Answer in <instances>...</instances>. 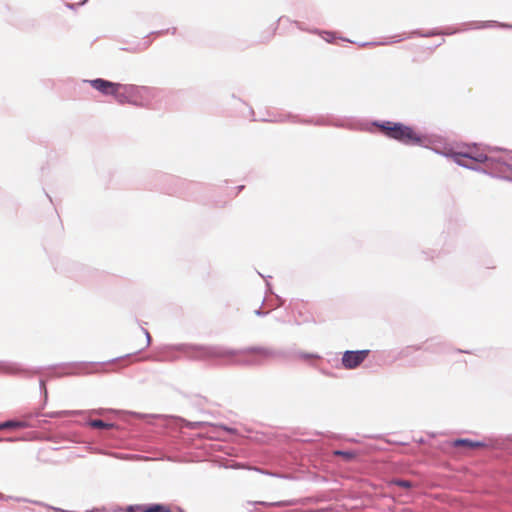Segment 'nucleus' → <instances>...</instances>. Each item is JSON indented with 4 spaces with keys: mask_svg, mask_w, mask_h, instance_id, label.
Wrapping results in <instances>:
<instances>
[{
    "mask_svg": "<svg viewBox=\"0 0 512 512\" xmlns=\"http://www.w3.org/2000/svg\"><path fill=\"white\" fill-rule=\"evenodd\" d=\"M124 512H172V510L168 505L164 504H137L126 507Z\"/></svg>",
    "mask_w": 512,
    "mask_h": 512,
    "instance_id": "obj_4",
    "label": "nucleus"
},
{
    "mask_svg": "<svg viewBox=\"0 0 512 512\" xmlns=\"http://www.w3.org/2000/svg\"><path fill=\"white\" fill-rule=\"evenodd\" d=\"M454 447H463L465 449H477L484 447V444L479 441H472L470 439H457L453 442Z\"/></svg>",
    "mask_w": 512,
    "mask_h": 512,
    "instance_id": "obj_7",
    "label": "nucleus"
},
{
    "mask_svg": "<svg viewBox=\"0 0 512 512\" xmlns=\"http://www.w3.org/2000/svg\"><path fill=\"white\" fill-rule=\"evenodd\" d=\"M252 351L256 352V353H261L262 352L260 349H253Z\"/></svg>",
    "mask_w": 512,
    "mask_h": 512,
    "instance_id": "obj_13",
    "label": "nucleus"
},
{
    "mask_svg": "<svg viewBox=\"0 0 512 512\" xmlns=\"http://www.w3.org/2000/svg\"><path fill=\"white\" fill-rule=\"evenodd\" d=\"M454 160L459 165L470 167L468 160H473L477 163H483L487 160V156L481 152H477L475 154H456L454 156Z\"/></svg>",
    "mask_w": 512,
    "mask_h": 512,
    "instance_id": "obj_6",
    "label": "nucleus"
},
{
    "mask_svg": "<svg viewBox=\"0 0 512 512\" xmlns=\"http://www.w3.org/2000/svg\"><path fill=\"white\" fill-rule=\"evenodd\" d=\"M88 82L94 89H96L103 95H111V96H114V94H115L114 90L117 88V84H118V83H114V82L104 80L101 78L89 80Z\"/></svg>",
    "mask_w": 512,
    "mask_h": 512,
    "instance_id": "obj_5",
    "label": "nucleus"
},
{
    "mask_svg": "<svg viewBox=\"0 0 512 512\" xmlns=\"http://www.w3.org/2000/svg\"><path fill=\"white\" fill-rule=\"evenodd\" d=\"M333 454L336 456H341L347 461L353 460L356 457V454L351 451L336 450L333 452Z\"/></svg>",
    "mask_w": 512,
    "mask_h": 512,
    "instance_id": "obj_10",
    "label": "nucleus"
},
{
    "mask_svg": "<svg viewBox=\"0 0 512 512\" xmlns=\"http://www.w3.org/2000/svg\"><path fill=\"white\" fill-rule=\"evenodd\" d=\"M115 99L121 103H134L137 97V88L133 85L117 84V88L114 90Z\"/></svg>",
    "mask_w": 512,
    "mask_h": 512,
    "instance_id": "obj_3",
    "label": "nucleus"
},
{
    "mask_svg": "<svg viewBox=\"0 0 512 512\" xmlns=\"http://www.w3.org/2000/svg\"><path fill=\"white\" fill-rule=\"evenodd\" d=\"M396 485L400 486V487H403V488H410L411 487V483L409 481H406V480H398L395 482Z\"/></svg>",
    "mask_w": 512,
    "mask_h": 512,
    "instance_id": "obj_11",
    "label": "nucleus"
},
{
    "mask_svg": "<svg viewBox=\"0 0 512 512\" xmlns=\"http://www.w3.org/2000/svg\"><path fill=\"white\" fill-rule=\"evenodd\" d=\"M87 425L94 429H111L114 427V424L99 419L90 420L87 422Z\"/></svg>",
    "mask_w": 512,
    "mask_h": 512,
    "instance_id": "obj_9",
    "label": "nucleus"
},
{
    "mask_svg": "<svg viewBox=\"0 0 512 512\" xmlns=\"http://www.w3.org/2000/svg\"><path fill=\"white\" fill-rule=\"evenodd\" d=\"M144 334L146 336V344L148 345L150 343V334L147 331H145Z\"/></svg>",
    "mask_w": 512,
    "mask_h": 512,
    "instance_id": "obj_12",
    "label": "nucleus"
},
{
    "mask_svg": "<svg viewBox=\"0 0 512 512\" xmlns=\"http://www.w3.org/2000/svg\"><path fill=\"white\" fill-rule=\"evenodd\" d=\"M26 427H28V424L25 421L10 420V421H6V422H3V423H0V430H5V429H23V428H26Z\"/></svg>",
    "mask_w": 512,
    "mask_h": 512,
    "instance_id": "obj_8",
    "label": "nucleus"
},
{
    "mask_svg": "<svg viewBox=\"0 0 512 512\" xmlns=\"http://www.w3.org/2000/svg\"><path fill=\"white\" fill-rule=\"evenodd\" d=\"M369 353V350L346 351L342 356V364L346 369H355L368 357Z\"/></svg>",
    "mask_w": 512,
    "mask_h": 512,
    "instance_id": "obj_2",
    "label": "nucleus"
},
{
    "mask_svg": "<svg viewBox=\"0 0 512 512\" xmlns=\"http://www.w3.org/2000/svg\"><path fill=\"white\" fill-rule=\"evenodd\" d=\"M381 132L392 139L400 141L406 145H417L422 142L419 136L411 127L402 123L384 122L379 125Z\"/></svg>",
    "mask_w": 512,
    "mask_h": 512,
    "instance_id": "obj_1",
    "label": "nucleus"
}]
</instances>
